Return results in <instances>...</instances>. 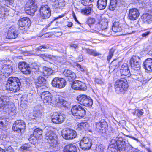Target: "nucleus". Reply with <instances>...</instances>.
Segmentation results:
<instances>
[{"mask_svg":"<svg viewBox=\"0 0 152 152\" xmlns=\"http://www.w3.org/2000/svg\"><path fill=\"white\" fill-rule=\"evenodd\" d=\"M21 83L20 80L17 77H11L7 81L6 88L7 90L15 92L20 89Z\"/></svg>","mask_w":152,"mask_h":152,"instance_id":"f257e3e1","label":"nucleus"},{"mask_svg":"<svg viewBox=\"0 0 152 152\" xmlns=\"http://www.w3.org/2000/svg\"><path fill=\"white\" fill-rule=\"evenodd\" d=\"M128 83L127 80L124 78L117 80L115 84V91L116 93L120 94L126 91L128 87Z\"/></svg>","mask_w":152,"mask_h":152,"instance_id":"f03ea898","label":"nucleus"},{"mask_svg":"<svg viewBox=\"0 0 152 152\" xmlns=\"http://www.w3.org/2000/svg\"><path fill=\"white\" fill-rule=\"evenodd\" d=\"M71 111L74 118L76 119H79L84 117L86 114L85 109L78 104L73 105Z\"/></svg>","mask_w":152,"mask_h":152,"instance_id":"7ed1b4c3","label":"nucleus"},{"mask_svg":"<svg viewBox=\"0 0 152 152\" xmlns=\"http://www.w3.org/2000/svg\"><path fill=\"white\" fill-rule=\"evenodd\" d=\"M45 139L50 146L58 149L57 137L56 134L51 130H47L45 134Z\"/></svg>","mask_w":152,"mask_h":152,"instance_id":"20e7f679","label":"nucleus"},{"mask_svg":"<svg viewBox=\"0 0 152 152\" xmlns=\"http://www.w3.org/2000/svg\"><path fill=\"white\" fill-rule=\"evenodd\" d=\"M79 144L80 147L83 150H88L91 147L92 140L88 137H84L81 140Z\"/></svg>","mask_w":152,"mask_h":152,"instance_id":"39448f33","label":"nucleus"},{"mask_svg":"<svg viewBox=\"0 0 152 152\" xmlns=\"http://www.w3.org/2000/svg\"><path fill=\"white\" fill-rule=\"evenodd\" d=\"M26 7H28V9H26V12L31 16L34 15V13L37 10V7L33 0H29L26 5Z\"/></svg>","mask_w":152,"mask_h":152,"instance_id":"423d86ee","label":"nucleus"},{"mask_svg":"<svg viewBox=\"0 0 152 152\" xmlns=\"http://www.w3.org/2000/svg\"><path fill=\"white\" fill-rule=\"evenodd\" d=\"M26 7H28V9H26V12L31 16L34 15V13L37 10V7L33 0H29L26 5Z\"/></svg>","mask_w":152,"mask_h":152,"instance_id":"0eeeda50","label":"nucleus"},{"mask_svg":"<svg viewBox=\"0 0 152 152\" xmlns=\"http://www.w3.org/2000/svg\"><path fill=\"white\" fill-rule=\"evenodd\" d=\"M39 12L40 17L43 19L48 18L51 15V11L48 6L42 5L41 6Z\"/></svg>","mask_w":152,"mask_h":152,"instance_id":"6e6552de","label":"nucleus"},{"mask_svg":"<svg viewBox=\"0 0 152 152\" xmlns=\"http://www.w3.org/2000/svg\"><path fill=\"white\" fill-rule=\"evenodd\" d=\"M18 24L21 29L26 30L30 26L31 21L28 18L23 17L19 20L18 22Z\"/></svg>","mask_w":152,"mask_h":152,"instance_id":"1a4fd4ad","label":"nucleus"},{"mask_svg":"<svg viewBox=\"0 0 152 152\" xmlns=\"http://www.w3.org/2000/svg\"><path fill=\"white\" fill-rule=\"evenodd\" d=\"M140 59L138 56H133L130 61L131 66L132 69L136 70L140 69Z\"/></svg>","mask_w":152,"mask_h":152,"instance_id":"9d476101","label":"nucleus"},{"mask_svg":"<svg viewBox=\"0 0 152 152\" xmlns=\"http://www.w3.org/2000/svg\"><path fill=\"white\" fill-rule=\"evenodd\" d=\"M52 84L54 87L61 88L65 86L66 81L63 78L55 77L52 80Z\"/></svg>","mask_w":152,"mask_h":152,"instance_id":"9b49d317","label":"nucleus"},{"mask_svg":"<svg viewBox=\"0 0 152 152\" xmlns=\"http://www.w3.org/2000/svg\"><path fill=\"white\" fill-rule=\"evenodd\" d=\"M64 138L67 140H71L75 138L77 136L75 131L70 129H66L62 134Z\"/></svg>","mask_w":152,"mask_h":152,"instance_id":"f8f14e48","label":"nucleus"},{"mask_svg":"<svg viewBox=\"0 0 152 152\" xmlns=\"http://www.w3.org/2000/svg\"><path fill=\"white\" fill-rule=\"evenodd\" d=\"M5 61H0V66L2 67L1 72L10 75L12 72V65L8 64H5Z\"/></svg>","mask_w":152,"mask_h":152,"instance_id":"ddd939ff","label":"nucleus"},{"mask_svg":"<svg viewBox=\"0 0 152 152\" xmlns=\"http://www.w3.org/2000/svg\"><path fill=\"white\" fill-rule=\"evenodd\" d=\"M65 119V115L61 113H55L52 117V122L56 124H61L64 121Z\"/></svg>","mask_w":152,"mask_h":152,"instance_id":"4468645a","label":"nucleus"},{"mask_svg":"<svg viewBox=\"0 0 152 152\" xmlns=\"http://www.w3.org/2000/svg\"><path fill=\"white\" fill-rule=\"evenodd\" d=\"M18 67L19 69L23 73L29 74L31 72V68L26 62L23 61L20 62L18 64Z\"/></svg>","mask_w":152,"mask_h":152,"instance_id":"2eb2a0df","label":"nucleus"},{"mask_svg":"<svg viewBox=\"0 0 152 152\" xmlns=\"http://www.w3.org/2000/svg\"><path fill=\"white\" fill-rule=\"evenodd\" d=\"M72 87L74 89L85 91L87 89L85 84L78 80L74 81L72 84Z\"/></svg>","mask_w":152,"mask_h":152,"instance_id":"dca6fc26","label":"nucleus"},{"mask_svg":"<svg viewBox=\"0 0 152 152\" xmlns=\"http://www.w3.org/2000/svg\"><path fill=\"white\" fill-rule=\"evenodd\" d=\"M140 13L138 10L136 8L131 9L129 11L128 17L131 20H136L138 18Z\"/></svg>","mask_w":152,"mask_h":152,"instance_id":"f3484780","label":"nucleus"},{"mask_svg":"<svg viewBox=\"0 0 152 152\" xmlns=\"http://www.w3.org/2000/svg\"><path fill=\"white\" fill-rule=\"evenodd\" d=\"M42 99H43L44 102L45 103L51 102L52 100V96L49 91H45L40 94Z\"/></svg>","mask_w":152,"mask_h":152,"instance_id":"a211bd4d","label":"nucleus"},{"mask_svg":"<svg viewBox=\"0 0 152 152\" xmlns=\"http://www.w3.org/2000/svg\"><path fill=\"white\" fill-rule=\"evenodd\" d=\"M107 124L105 121L100 122L96 124L95 130L98 132L104 133L106 132Z\"/></svg>","mask_w":152,"mask_h":152,"instance_id":"6ab92c4d","label":"nucleus"},{"mask_svg":"<svg viewBox=\"0 0 152 152\" xmlns=\"http://www.w3.org/2000/svg\"><path fill=\"white\" fill-rule=\"evenodd\" d=\"M117 147L119 151H124L126 152H132V149H130L126 146L125 141H121V140H119L118 141V144Z\"/></svg>","mask_w":152,"mask_h":152,"instance_id":"aec40b11","label":"nucleus"},{"mask_svg":"<svg viewBox=\"0 0 152 152\" xmlns=\"http://www.w3.org/2000/svg\"><path fill=\"white\" fill-rule=\"evenodd\" d=\"M35 75L37 77L35 79V83L36 85L39 86L45 84L46 80L42 76V75L41 74H39L38 72L35 73Z\"/></svg>","mask_w":152,"mask_h":152,"instance_id":"412c9836","label":"nucleus"},{"mask_svg":"<svg viewBox=\"0 0 152 152\" xmlns=\"http://www.w3.org/2000/svg\"><path fill=\"white\" fill-rule=\"evenodd\" d=\"M17 35L18 33L15 28L12 26L9 28L6 38L8 39H15L17 37Z\"/></svg>","mask_w":152,"mask_h":152,"instance_id":"4be33fe9","label":"nucleus"},{"mask_svg":"<svg viewBox=\"0 0 152 152\" xmlns=\"http://www.w3.org/2000/svg\"><path fill=\"white\" fill-rule=\"evenodd\" d=\"M10 102L7 96L1 97H0V109L4 110Z\"/></svg>","mask_w":152,"mask_h":152,"instance_id":"5701e85b","label":"nucleus"},{"mask_svg":"<svg viewBox=\"0 0 152 152\" xmlns=\"http://www.w3.org/2000/svg\"><path fill=\"white\" fill-rule=\"evenodd\" d=\"M4 111L7 113L8 114L12 115H15L16 113V110L14 104L11 103L10 102L8 104L6 108L5 109Z\"/></svg>","mask_w":152,"mask_h":152,"instance_id":"b1692460","label":"nucleus"},{"mask_svg":"<svg viewBox=\"0 0 152 152\" xmlns=\"http://www.w3.org/2000/svg\"><path fill=\"white\" fill-rule=\"evenodd\" d=\"M120 72L122 76H129L130 75V72L127 64L124 63L122 65L120 69Z\"/></svg>","mask_w":152,"mask_h":152,"instance_id":"393cba45","label":"nucleus"},{"mask_svg":"<svg viewBox=\"0 0 152 152\" xmlns=\"http://www.w3.org/2000/svg\"><path fill=\"white\" fill-rule=\"evenodd\" d=\"M77 149L75 145L73 144L66 145L64 148L63 152H77Z\"/></svg>","mask_w":152,"mask_h":152,"instance_id":"a878e982","label":"nucleus"},{"mask_svg":"<svg viewBox=\"0 0 152 152\" xmlns=\"http://www.w3.org/2000/svg\"><path fill=\"white\" fill-rule=\"evenodd\" d=\"M144 67L147 70L152 72V59L148 58L145 60L143 63Z\"/></svg>","mask_w":152,"mask_h":152,"instance_id":"bb28decb","label":"nucleus"},{"mask_svg":"<svg viewBox=\"0 0 152 152\" xmlns=\"http://www.w3.org/2000/svg\"><path fill=\"white\" fill-rule=\"evenodd\" d=\"M63 74L65 77H68L71 79H74L76 77L75 73L69 69H65L64 71Z\"/></svg>","mask_w":152,"mask_h":152,"instance_id":"cd10ccee","label":"nucleus"},{"mask_svg":"<svg viewBox=\"0 0 152 152\" xmlns=\"http://www.w3.org/2000/svg\"><path fill=\"white\" fill-rule=\"evenodd\" d=\"M112 29L114 32H121L122 28L118 22H115L113 23Z\"/></svg>","mask_w":152,"mask_h":152,"instance_id":"c85d7f7f","label":"nucleus"},{"mask_svg":"<svg viewBox=\"0 0 152 152\" xmlns=\"http://www.w3.org/2000/svg\"><path fill=\"white\" fill-rule=\"evenodd\" d=\"M65 4L64 0H55L53 6L54 8H58L64 7Z\"/></svg>","mask_w":152,"mask_h":152,"instance_id":"c756f323","label":"nucleus"},{"mask_svg":"<svg viewBox=\"0 0 152 152\" xmlns=\"http://www.w3.org/2000/svg\"><path fill=\"white\" fill-rule=\"evenodd\" d=\"M38 72L39 74H41L44 76L50 75L53 73V71L51 69L46 67L43 68L42 72Z\"/></svg>","mask_w":152,"mask_h":152,"instance_id":"7c9ffc66","label":"nucleus"},{"mask_svg":"<svg viewBox=\"0 0 152 152\" xmlns=\"http://www.w3.org/2000/svg\"><path fill=\"white\" fill-rule=\"evenodd\" d=\"M107 4V0H98L97 6L100 10L104 9Z\"/></svg>","mask_w":152,"mask_h":152,"instance_id":"2f4dec72","label":"nucleus"},{"mask_svg":"<svg viewBox=\"0 0 152 152\" xmlns=\"http://www.w3.org/2000/svg\"><path fill=\"white\" fill-rule=\"evenodd\" d=\"M142 18L145 22L150 23L152 21V16L149 14L146 13L143 15Z\"/></svg>","mask_w":152,"mask_h":152,"instance_id":"473e14b6","label":"nucleus"},{"mask_svg":"<svg viewBox=\"0 0 152 152\" xmlns=\"http://www.w3.org/2000/svg\"><path fill=\"white\" fill-rule=\"evenodd\" d=\"M82 49L88 54L93 55L94 56H98L100 54L98 52H96V50L93 49H90L89 48H82Z\"/></svg>","mask_w":152,"mask_h":152,"instance_id":"72a5a7b5","label":"nucleus"},{"mask_svg":"<svg viewBox=\"0 0 152 152\" xmlns=\"http://www.w3.org/2000/svg\"><path fill=\"white\" fill-rule=\"evenodd\" d=\"M87 96L85 95H79L77 97V99L80 104L83 105Z\"/></svg>","mask_w":152,"mask_h":152,"instance_id":"f704fd0d","label":"nucleus"},{"mask_svg":"<svg viewBox=\"0 0 152 152\" xmlns=\"http://www.w3.org/2000/svg\"><path fill=\"white\" fill-rule=\"evenodd\" d=\"M93 101L92 99L90 97L87 96V98L85 100V102L83 105L85 106L91 107Z\"/></svg>","mask_w":152,"mask_h":152,"instance_id":"c9c22d12","label":"nucleus"},{"mask_svg":"<svg viewBox=\"0 0 152 152\" xmlns=\"http://www.w3.org/2000/svg\"><path fill=\"white\" fill-rule=\"evenodd\" d=\"M9 11L8 9L6 8L5 7H1L0 8V17H4L5 15H8V12Z\"/></svg>","mask_w":152,"mask_h":152,"instance_id":"e433bc0d","label":"nucleus"},{"mask_svg":"<svg viewBox=\"0 0 152 152\" xmlns=\"http://www.w3.org/2000/svg\"><path fill=\"white\" fill-rule=\"evenodd\" d=\"M32 149L31 144L29 143H26L21 147V149L22 151H30L32 150Z\"/></svg>","mask_w":152,"mask_h":152,"instance_id":"4c0bfd02","label":"nucleus"},{"mask_svg":"<svg viewBox=\"0 0 152 152\" xmlns=\"http://www.w3.org/2000/svg\"><path fill=\"white\" fill-rule=\"evenodd\" d=\"M104 146L102 144H98L96 145L95 152H104Z\"/></svg>","mask_w":152,"mask_h":152,"instance_id":"58836bf2","label":"nucleus"},{"mask_svg":"<svg viewBox=\"0 0 152 152\" xmlns=\"http://www.w3.org/2000/svg\"><path fill=\"white\" fill-rule=\"evenodd\" d=\"M16 124H18L19 126L20 129H24L26 127V124L23 121L21 120H17L15 121Z\"/></svg>","mask_w":152,"mask_h":152,"instance_id":"ea45409f","label":"nucleus"},{"mask_svg":"<svg viewBox=\"0 0 152 152\" xmlns=\"http://www.w3.org/2000/svg\"><path fill=\"white\" fill-rule=\"evenodd\" d=\"M143 113V110L142 109L136 110L134 112H133V114L136 115L138 117H141Z\"/></svg>","mask_w":152,"mask_h":152,"instance_id":"a19ab883","label":"nucleus"},{"mask_svg":"<svg viewBox=\"0 0 152 152\" xmlns=\"http://www.w3.org/2000/svg\"><path fill=\"white\" fill-rule=\"evenodd\" d=\"M117 2V0H111L109 9L111 10H113L116 7Z\"/></svg>","mask_w":152,"mask_h":152,"instance_id":"79ce46f5","label":"nucleus"},{"mask_svg":"<svg viewBox=\"0 0 152 152\" xmlns=\"http://www.w3.org/2000/svg\"><path fill=\"white\" fill-rule=\"evenodd\" d=\"M103 28H102V31L101 34L102 35L104 36L108 37L111 34L112 32L111 31L110 33L109 30L107 28H105L104 29H103Z\"/></svg>","mask_w":152,"mask_h":152,"instance_id":"37998d69","label":"nucleus"},{"mask_svg":"<svg viewBox=\"0 0 152 152\" xmlns=\"http://www.w3.org/2000/svg\"><path fill=\"white\" fill-rule=\"evenodd\" d=\"M82 13L86 15H89L91 12V9L89 7L86 8L81 10Z\"/></svg>","mask_w":152,"mask_h":152,"instance_id":"c03bdc74","label":"nucleus"},{"mask_svg":"<svg viewBox=\"0 0 152 152\" xmlns=\"http://www.w3.org/2000/svg\"><path fill=\"white\" fill-rule=\"evenodd\" d=\"M12 129L14 131H16L18 133H20L21 134V129H20L19 126L17 124H16L15 122L13 124L12 127Z\"/></svg>","mask_w":152,"mask_h":152,"instance_id":"a18cd8bd","label":"nucleus"},{"mask_svg":"<svg viewBox=\"0 0 152 152\" xmlns=\"http://www.w3.org/2000/svg\"><path fill=\"white\" fill-rule=\"evenodd\" d=\"M33 135L37 136L39 137L42 135V131L39 128H37L35 129Z\"/></svg>","mask_w":152,"mask_h":152,"instance_id":"49530a36","label":"nucleus"},{"mask_svg":"<svg viewBox=\"0 0 152 152\" xmlns=\"http://www.w3.org/2000/svg\"><path fill=\"white\" fill-rule=\"evenodd\" d=\"M75 65L77 67V68L78 70L80 72H84L86 70V67L81 66L80 64L76 63Z\"/></svg>","mask_w":152,"mask_h":152,"instance_id":"de8ad7c7","label":"nucleus"},{"mask_svg":"<svg viewBox=\"0 0 152 152\" xmlns=\"http://www.w3.org/2000/svg\"><path fill=\"white\" fill-rule=\"evenodd\" d=\"M132 78L136 80L140 81H142V76L139 74H137L136 75H133L132 76Z\"/></svg>","mask_w":152,"mask_h":152,"instance_id":"09e8293b","label":"nucleus"},{"mask_svg":"<svg viewBox=\"0 0 152 152\" xmlns=\"http://www.w3.org/2000/svg\"><path fill=\"white\" fill-rule=\"evenodd\" d=\"M119 62L117 60L113 61L111 63V65L114 67V69H117L119 66Z\"/></svg>","mask_w":152,"mask_h":152,"instance_id":"8fccbe9b","label":"nucleus"},{"mask_svg":"<svg viewBox=\"0 0 152 152\" xmlns=\"http://www.w3.org/2000/svg\"><path fill=\"white\" fill-rule=\"evenodd\" d=\"M118 138L117 137L115 139H112L110 143V145H113V146L117 147L118 144V141L119 140H118Z\"/></svg>","mask_w":152,"mask_h":152,"instance_id":"3c124183","label":"nucleus"},{"mask_svg":"<svg viewBox=\"0 0 152 152\" xmlns=\"http://www.w3.org/2000/svg\"><path fill=\"white\" fill-rule=\"evenodd\" d=\"M6 124V121L5 118H0V128L2 129Z\"/></svg>","mask_w":152,"mask_h":152,"instance_id":"603ef678","label":"nucleus"},{"mask_svg":"<svg viewBox=\"0 0 152 152\" xmlns=\"http://www.w3.org/2000/svg\"><path fill=\"white\" fill-rule=\"evenodd\" d=\"M117 147L113 146V145H109L108 147L109 152H117Z\"/></svg>","mask_w":152,"mask_h":152,"instance_id":"864d4df0","label":"nucleus"},{"mask_svg":"<svg viewBox=\"0 0 152 152\" xmlns=\"http://www.w3.org/2000/svg\"><path fill=\"white\" fill-rule=\"evenodd\" d=\"M114 52V50L113 49H111L110 50L109 55L107 58V60L108 61H109L112 58Z\"/></svg>","mask_w":152,"mask_h":152,"instance_id":"5fc2aeb1","label":"nucleus"},{"mask_svg":"<svg viewBox=\"0 0 152 152\" xmlns=\"http://www.w3.org/2000/svg\"><path fill=\"white\" fill-rule=\"evenodd\" d=\"M93 1V0H82L81 3L84 5H88L89 3L92 2Z\"/></svg>","mask_w":152,"mask_h":152,"instance_id":"6e6d98bb","label":"nucleus"},{"mask_svg":"<svg viewBox=\"0 0 152 152\" xmlns=\"http://www.w3.org/2000/svg\"><path fill=\"white\" fill-rule=\"evenodd\" d=\"M88 23L90 24H93L95 23L96 20L94 18H90L88 20Z\"/></svg>","mask_w":152,"mask_h":152,"instance_id":"4d7b16f0","label":"nucleus"},{"mask_svg":"<svg viewBox=\"0 0 152 152\" xmlns=\"http://www.w3.org/2000/svg\"><path fill=\"white\" fill-rule=\"evenodd\" d=\"M55 101L56 102H57L58 103H59L61 104H63L62 99H60L59 98V96H56L55 97Z\"/></svg>","mask_w":152,"mask_h":152,"instance_id":"13d9d810","label":"nucleus"},{"mask_svg":"<svg viewBox=\"0 0 152 152\" xmlns=\"http://www.w3.org/2000/svg\"><path fill=\"white\" fill-rule=\"evenodd\" d=\"M81 123L83 129H86L89 126V124L86 122H82Z\"/></svg>","mask_w":152,"mask_h":152,"instance_id":"bf43d9fd","label":"nucleus"},{"mask_svg":"<svg viewBox=\"0 0 152 152\" xmlns=\"http://www.w3.org/2000/svg\"><path fill=\"white\" fill-rule=\"evenodd\" d=\"M35 135H33V134L32 135H31L30 137L29 138V140L31 141V140H33L34 141L35 140H36L37 137L35 136Z\"/></svg>","mask_w":152,"mask_h":152,"instance_id":"052dcab7","label":"nucleus"},{"mask_svg":"<svg viewBox=\"0 0 152 152\" xmlns=\"http://www.w3.org/2000/svg\"><path fill=\"white\" fill-rule=\"evenodd\" d=\"M95 82L98 84H102L103 83L102 80L99 78H96L95 80Z\"/></svg>","mask_w":152,"mask_h":152,"instance_id":"680f3d73","label":"nucleus"},{"mask_svg":"<svg viewBox=\"0 0 152 152\" xmlns=\"http://www.w3.org/2000/svg\"><path fill=\"white\" fill-rule=\"evenodd\" d=\"M5 0V4L7 5L12 4L13 2V0Z\"/></svg>","mask_w":152,"mask_h":152,"instance_id":"e2e57ef3","label":"nucleus"},{"mask_svg":"<svg viewBox=\"0 0 152 152\" xmlns=\"http://www.w3.org/2000/svg\"><path fill=\"white\" fill-rule=\"evenodd\" d=\"M151 33L150 31H148L145 32L142 34V36L143 37H146L148 36V35Z\"/></svg>","mask_w":152,"mask_h":152,"instance_id":"0e129e2a","label":"nucleus"},{"mask_svg":"<svg viewBox=\"0 0 152 152\" xmlns=\"http://www.w3.org/2000/svg\"><path fill=\"white\" fill-rule=\"evenodd\" d=\"M82 126L81 123H79L77 126V129L79 130H81L83 129V128Z\"/></svg>","mask_w":152,"mask_h":152,"instance_id":"69168bd1","label":"nucleus"},{"mask_svg":"<svg viewBox=\"0 0 152 152\" xmlns=\"http://www.w3.org/2000/svg\"><path fill=\"white\" fill-rule=\"evenodd\" d=\"M5 152H14L11 147H9L5 150Z\"/></svg>","mask_w":152,"mask_h":152,"instance_id":"338daca9","label":"nucleus"},{"mask_svg":"<svg viewBox=\"0 0 152 152\" xmlns=\"http://www.w3.org/2000/svg\"><path fill=\"white\" fill-rule=\"evenodd\" d=\"M70 46L76 49L78 48V45L75 44H72L70 45Z\"/></svg>","mask_w":152,"mask_h":152,"instance_id":"774afa93","label":"nucleus"}]
</instances>
